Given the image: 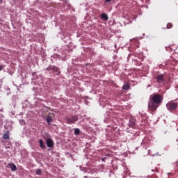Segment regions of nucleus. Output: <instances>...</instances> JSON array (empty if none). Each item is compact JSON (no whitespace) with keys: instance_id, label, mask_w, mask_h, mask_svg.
<instances>
[{"instance_id":"obj_7","label":"nucleus","mask_w":178,"mask_h":178,"mask_svg":"<svg viewBox=\"0 0 178 178\" xmlns=\"http://www.w3.org/2000/svg\"><path fill=\"white\" fill-rule=\"evenodd\" d=\"M101 20H104V22H107L108 20L109 17L106 15V13H104L100 15Z\"/></svg>"},{"instance_id":"obj_5","label":"nucleus","mask_w":178,"mask_h":178,"mask_svg":"<svg viewBox=\"0 0 178 178\" xmlns=\"http://www.w3.org/2000/svg\"><path fill=\"white\" fill-rule=\"evenodd\" d=\"M53 118H55V113H49L48 116L46 117V122L47 124H51L53 122Z\"/></svg>"},{"instance_id":"obj_6","label":"nucleus","mask_w":178,"mask_h":178,"mask_svg":"<svg viewBox=\"0 0 178 178\" xmlns=\"http://www.w3.org/2000/svg\"><path fill=\"white\" fill-rule=\"evenodd\" d=\"M46 143L49 148H52V147H54V140L51 138L46 140Z\"/></svg>"},{"instance_id":"obj_11","label":"nucleus","mask_w":178,"mask_h":178,"mask_svg":"<svg viewBox=\"0 0 178 178\" xmlns=\"http://www.w3.org/2000/svg\"><path fill=\"white\" fill-rule=\"evenodd\" d=\"M39 144L42 149H45V144H44V140H42V139L39 140Z\"/></svg>"},{"instance_id":"obj_22","label":"nucleus","mask_w":178,"mask_h":178,"mask_svg":"<svg viewBox=\"0 0 178 178\" xmlns=\"http://www.w3.org/2000/svg\"><path fill=\"white\" fill-rule=\"evenodd\" d=\"M0 2H2V0H0Z\"/></svg>"},{"instance_id":"obj_4","label":"nucleus","mask_w":178,"mask_h":178,"mask_svg":"<svg viewBox=\"0 0 178 178\" xmlns=\"http://www.w3.org/2000/svg\"><path fill=\"white\" fill-rule=\"evenodd\" d=\"M77 120H79V117L74 115L72 117V118H67L66 123H67V124H73L76 123V122H77Z\"/></svg>"},{"instance_id":"obj_21","label":"nucleus","mask_w":178,"mask_h":178,"mask_svg":"<svg viewBox=\"0 0 178 178\" xmlns=\"http://www.w3.org/2000/svg\"><path fill=\"white\" fill-rule=\"evenodd\" d=\"M102 161H105V158H104V159H102Z\"/></svg>"},{"instance_id":"obj_14","label":"nucleus","mask_w":178,"mask_h":178,"mask_svg":"<svg viewBox=\"0 0 178 178\" xmlns=\"http://www.w3.org/2000/svg\"><path fill=\"white\" fill-rule=\"evenodd\" d=\"M35 175H37L38 176H41V175H42V171L41 170V169H38L35 172Z\"/></svg>"},{"instance_id":"obj_2","label":"nucleus","mask_w":178,"mask_h":178,"mask_svg":"<svg viewBox=\"0 0 178 178\" xmlns=\"http://www.w3.org/2000/svg\"><path fill=\"white\" fill-rule=\"evenodd\" d=\"M177 105H178L177 102L170 101L167 103L166 108L168 111H170V112H172V111H176V109H177Z\"/></svg>"},{"instance_id":"obj_12","label":"nucleus","mask_w":178,"mask_h":178,"mask_svg":"<svg viewBox=\"0 0 178 178\" xmlns=\"http://www.w3.org/2000/svg\"><path fill=\"white\" fill-rule=\"evenodd\" d=\"M10 166L12 172L17 170V167H16V165H15V163H12L11 164H10Z\"/></svg>"},{"instance_id":"obj_3","label":"nucleus","mask_w":178,"mask_h":178,"mask_svg":"<svg viewBox=\"0 0 178 178\" xmlns=\"http://www.w3.org/2000/svg\"><path fill=\"white\" fill-rule=\"evenodd\" d=\"M46 70H47L48 72L52 70L53 72H56L57 73V74H60V71H59V68H58L55 65H49L47 67Z\"/></svg>"},{"instance_id":"obj_18","label":"nucleus","mask_w":178,"mask_h":178,"mask_svg":"<svg viewBox=\"0 0 178 178\" xmlns=\"http://www.w3.org/2000/svg\"><path fill=\"white\" fill-rule=\"evenodd\" d=\"M112 0H104V2L108 3V2H111Z\"/></svg>"},{"instance_id":"obj_17","label":"nucleus","mask_w":178,"mask_h":178,"mask_svg":"<svg viewBox=\"0 0 178 178\" xmlns=\"http://www.w3.org/2000/svg\"><path fill=\"white\" fill-rule=\"evenodd\" d=\"M172 27H173V24L168 23L167 24V29H172Z\"/></svg>"},{"instance_id":"obj_15","label":"nucleus","mask_w":178,"mask_h":178,"mask_svg":"<svg viewBox=\"0 0 178 178\" xmlns=\"http://www.w3.org/2000/svg\"><path fill=\"white\" fill-rule=\"evenodd\" d=\"M74 134L76 136H79V134H80V129L79 128L74 129Z\"/></svg>"},{"instance_id":"obj_8","label":"nucleus","mask_w":178,"mask_h":178,"mask_svg":"<svg viewBox=\"0 0 178 178\" xmlns=\"http://www.w3.org/2000/svg\"><path fill=\"white\" fill-rule=\"evenodd\" d=\"M157 83H163L165 81V79H163V75L159 74L156 76Z\"/></svg>"},{"instance_id":"obj_1","label":"nucleus","mask_w":178,"mask_h":178,"mask_svg":"<svg viewBox=\"0 0 178 178\" xmlns=\"http://www.w3.org/2000/svg\"><path fill=\"white\" fill-rule=\"evenodd\" d=\"M163 102V96L159 94H154L149 98L148 103V109L150 112H155L159 105Z\"/></svg>"},{"instance_id":"obj_20","label":"nucleus","mask_w":178,"mask_h":178,"mask_svg":"<svg viewBox=\"0 0 178 178\" xmlns=\"http://www.w3.org/2000/svg\"><path fill=\"white\" fill-rule=\"evenodd\" d=\"M34 74H35V72H33V76H34Z\"/></svg>"},{"instance_id":"obj_16","label":"nucleus","mask_w":178,"mask_h":178,"mask_svg":"<svg viewBox=\"0 0 178 178\" xmlns=\"http://www.w3.org/2000/svg\"><path fill=\"white\" fill-rule=\"evenodd\" d=\"M19 123L22 126H24V124H26V121H24V120H19Z\"/></svg>"},{"instance_id":"obj_9","label":"nucleus","mask_w":178,"mask_h":178,"mask_svg":"<svg viewBox=\"0 0 178 178\" xmlns=\"http://www.w3.org/2000/svg\"><path fill=\"white\" fill-rule=\"evenodd\" d=\"M128 125L129 126V127H135L136 126V120L131 118L129 120V122L128 124Z\"/></svg>"},{"instance_id":"obj_10","label":"nucleus","mask_w":178,"mask_h":178,"mask_svg":"<svg viewBox=\"0 0 178 178\" xmlns=\"http://www.w3.org/2000/svg\"><path fill=\"white\" fill-rule=\"evenodd\" d=\"M3 138L4 140H9V138H10L9 136V131H7L5 134H3Z\"/></svg>"},{"instance_id":"obj_13","label":"nucleus","mask_w":178,"mask_h":178,"mask_svg":"<svg viewBox=\"0 0 178 178\" xmlns=\"http://www.w3.org/2000/svg\"><path fill=\"white\" fill-rule=\"evenodd\" d=\"M129 88H130V86H129V83H126L122 86V90H129Z\"/></svg>"},{"instance_id":"obj_19","label":"nucleus","mask_w":178,"mask_h":178,"mask_svg":"<svg viewBox=\"0 0 178 178\" xmlns=\"http://www.w3.org/2000/svg\"><path fill=\"white\" fill-rule=\"evenodd\" d=\"M3 69V67H2V65H0V72L2 71Z\"/></svg>"}]
</instances>
